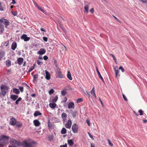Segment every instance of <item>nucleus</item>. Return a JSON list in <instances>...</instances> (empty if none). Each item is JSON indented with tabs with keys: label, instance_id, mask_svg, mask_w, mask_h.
I'll return each mask as SVG.
<instances>
[{
	"label": "nucleus",
	"instance_id": "37998d69",
	"mask_svg": "<svg viewBox=\"0 0 147 147\" xmlns=\"http://www.w3.org/2000/svg\"><path fill=\"white\" fill-rule=\"evenodd\" d=\"M38 75L37 74H35L34 75L33 78H34L33 81L36 80L38 78Z\"/></svg>",
	"mask_w": 147,
	"mask_h": 147
},
{
	"label": "nucleus",
	"instance_id": "49530a36",
	"mask_svg": "<svg viewBox=\"0 0 147 147\" xmlns=\"http://www.w3.org/2000/svg\"><path fill=\"white\" fill-rule=\"evenodd\" d=\"M119 69H121V71H122V72H123L124 71V68H123V67L121 66L119 67Z\"/></svg>",
	"mask_w": 147,
	"mask_h": 147
},
{
	"label": "nucleus",
	"instance_id": "864d4df0",
	"mask_svg": "<svg viewBox=\"0 0 147 147\" xmlns=\"http://www.w3.org/2000/svg\"><path fill=\"white\" fill-rule=\"evenodd\" d=\"M67 100V97H64V100L62 101L61 102H66Z\"/></svg>",
	"mask_w": 147,
	"mask_h": 147
},
{
	"label": "nucleus",
	"instance_id": "a18cd8bd",
	"mask_svg": "<svg viewBox=\"0 0 147 147\" xmlns=\"http://www.w3.org/2000/svg\"><path fill=\"white\" fill-rule=\"evenodd\" d=\"M140 113V115H142L143 114V111L142 110L140 109L138 111Z\"/></svg>",
	"mask_w": 147,
	"mask_h": 147
},
{
	"label": "nucleus",
	"instance_id": "393cba45",
	"mask_svg": "<svg viewBox=\"0 0 147 147\" xmlns=\"http://www.w3.org/2000/svg\"><path fill=\"white\" fill-rule=\"evenodd\" d=\"M67 78L70 80H72V78L71 77V74L69 71H67Z\"/></svg>",
	"mask_w": 147,
	"mask_h": 147
},
{
	"label": "nucleus",
	"instance_id": "4468645a",
	"mask_svg": "<svg viewBox=\"0 0 147 147\" xmlns=\"http://www.w3.org/2000/svg\"><path fill=\"white\" fill-rule=\"evenodd\" d=\"M5 26V27L7 28V26L9 25V22L7 19L3 18V22Z\"/></svg>",
	"mask_w": 147,
	"mask_h": 147
},
{
	"label": "nucleus",
	"instance_id": "5701e85b",
	"mask_svg": "<svg viewBox=\"0 0 147 147\" xmlns=\"http://www.w3.org/2000/svg\"><path fill=\"white\" fill-rule=\"evenodd\" d=\"M11 62L9 59L7 60L5 62L6 66L8 67H9L11 65Z\"/></svg>",
	"mask_w": 147,
	"mask_h": 147
},
{
	"label": "nucleus",
	"instance_id": "b1692460",
	"mask_svg": "<svg viewBox=\"0 0 147 147\" xmlns=\"http://www.w3.org/2000/svg\"><path fill=\"white\" fill-rule=\"evenodd\" d=\"M67 143L70 146H71L74 144V142L72 140H67Z\"/></svg>",
	"mask_w": 147,
	"mask_h": 147
},
{
	"label": "nucleus",
	"instance_id": "1a4fd4ad",
	"mask_svg": "<svg viewBox=\"0 0 147 147\" xmlns=\"http://www.w3.org/2000/svg\"><path fill=\"white\" fill-rule=\"evenodd\" d=\"M45 72L46 74L45 78L46 79L48 80H49L50 79L51 76L49 72L47 70L45 71Z\"/></svg>",
	"mask_w": 147,
	"mask_h": 147
},
{
	"label": "nucleus",
	"instance_id": "ddd939ff",
	"mask_svg": "<svg viewBox=\"0 0 147 147\" xmlns=\"http://www.w3.org/2000/svg\"><path fill=\"white\" fill-rule=\"evenodd\" d=\"M96 70L97 71V74L98 75V76H99V78H100L101 80H102V82H103V83H105V81L104 80V79H103V78L101 76L98 69V68L97 67H96Z\"/></svg>",
	"mask_w": 147,
	"mask_h": 147
},
{
	"label": "nucleus",
	"instance_id": "c9c22d12",
	"mask_svg": "<svg viewBox=\"0 0 147 147\" xmlns=\"http://www.w3.org/2000/svg\"><path fill=\"white\" fill-rule=\"evenodd\" d=\"M110 55L112 56V57L113 58V59L115 61V62L117 64V59L115 56L112 54H110Z\"/></svg>",
	"mask_w": 147,
	"mask_h": 147
},
{
	"label": "nucleus",
	"instance_id": "2eb2a0df",
	"mask_svg": "<svg viewBox=\"0 0 147 147\" xmlns=\"http://www.w3.org/2000/svg\"><path fill=\"white\" fill-rule=\"evenodd\" d=\"M19 65L22 64L24 61V59L22 58L19 57L17 59Z\"/></svg>",
	"mask_w": 147,
	"mask_h": 147
},
{
	"label": "nucleus",
	"instance_id": "bb28decb",
	"mask_svg": "<svg viewBox=\"0 0 147 147\" xmlns=\"http://www.w3.org/2000/svg\"><path fill=\"white\" fill-rule=\"evenodd\" d=\"M13 92L16 94H18L19 93L20 91L19 90L17 89L14 88L13 89Z\"/></svg>",
	"mask_w": 147,
	"mask_h": 147
},
{
	"label": "nucleus",
	"instance_id": "f8f14e48",
	"mask_svg": "<svg viewBox=\"0 0 147 147\" xmlns=\"http://www.w3.org/2000/svg\"><path fill=\"white\" fill-rule=\"evenodd\" d=\"M68 107L69 109H73L74 108V104L73 102H70L68 105Z\"/></svg>",
	"mask_w": 147,
	"mask_h": 147
},
{
	"label": "nucleus",
	"instance_id": "603ef678",
	"mask_svg": "<svg viewBox=\"0 0 147 147\" xmlns=\"http://www.w3.org/2000/svg\"><path fill=\"white\" fill-rule=\"evenodd\" d=\"M122 95H123V99H124V100L125 101H127V98L125 96V95L123 94Z\"/></svg>",
	"mask_w": 147,
	"mask_h": 147
},
{
	"label": "nucleus",
	"instance_id": "6e6552de",
	"mask_svg": "<svg viewBox=\"0 0 147 147\" xmlns=\"http://www.w3.org/2000/svg\"><path fill=\"white\" fill-rule=\"evenodd\" d=\"M72 124V122L70 120H68L67 122L65 124V127L67 128H71Z\"/></svg>",
	"mask_w": 147,
	"mask_h": 147
},
{
	"label": "nucleus",
	"instance_id": "473e14b6",
	"mask_svg": "<svg viewBox=\"0 0 147 147\" xmlns=\"http://www.w3.org/2000/svg\"><path fill=\"white\" fill-rule=\"evenodd\" d=\"M22 98L21 97H19L15 102V103L16 105H18L19 102L21 101Z\"/></svg>",
	"mask_w": 147,
	"mask_h": 147
},
{
	"label": "nucleus",
	"instance_id": "f03ea898",
	"mask_svg": "<svg viewBox=\"0 0 147 147\" xmlns=\"http://www.w3.org/2000/svg\"><path fill=\"white\" fill-rule=\"evenodd\" d=\"M10 142L12 143V146H16V147L19 146L21 144L20 142L16 140H10Z\"/></svg>",
	"mask_w": 147,
	"mask_h": 147
},
{
	"label": "nucleus",
	"instance_id": "72a5a7b5",
	"mask_svg": "<svg viewBox=\"0 0 147 147\" xmlns=\"http://www.w3.org/2000/svg\"><path fill=\"white\" fill-rule=\"evenodd\" d=\"M72 115L73 118H74L77 114V112L76 111H73L72 113Z\"/></svg>",
	"mask_w": 147,
	"mask_h": 147
},
{
	"label": "nucleus",
	"instance_id": "bf43d9fd",
	"mask_svg": "<svg viewBox=\"0 0 147 147\" xmlns=\"http://www.w3.org/2000/svg\"><path fill=\"white\" fill-rule=\"evenodd\" d=\"M67 144H65L64 145H61L60 146V147H67Z\"/></svg>",
	"mask_w": 147,
	"mask_h": 147
},
{
	"label": "nucleus",
	"instance_id": "3c124183",
	"mask_svg": "<svg viewBox=\"0 0 147 147\" xmlns=\"http://www.w3.org/2000/svg\"><path fill=\"white\" fill-rule=\"evenodd\" d=\"M19 88L21 92H23L24 88L23 87H19Z\"/></svg>",
	"mask_w": 147,
	"mask_h": 147
},
{
	"label": "nucleus",
	"instance_id": "774afa93",
	"mask_svg": "<svg viewBox=\"0 0 147 147\" xmlns=\"http://www.w3.org/2000/svg\"><path fill=\"white\" fill-rule=\"evenodd\" d=\"M3 18H1L0 19V23H2L3 22Z\"/></svg>",
	"mask_w": 147,
	"mask_h": 147
},
{
	"label": "nucleus",
	"instance_id": "9b49d317",
	"mask_svg": "<svg viewBox=\"0 0 147 147\" xmlns=\"http://www.w3.org/2000/svg\"><path fill=\"white\" fill-rule=\"evenodd\" d=\"M16 119L14 117H12L10 119V123L11 125H16Z\"/></svg>",
	"mask_w": 147,
	"mask_h": 147
},
{
	"label": "nucleus",
	"instance_id": "20e7f679",
	"mask_svg": "<svg viewBox=\"0 0 147 147\" xmlns=\"http://www.w3.org/2000/svg\"><path fill=\"white\" fill-rule=\"evenodd\" d=\"M9 137L8 136L2 135L0 136V141H6L7 142V143L9 141Z\"/></svg>",
	"mask_w": 147,
	"mask_h": 147
},
{
	"label": "nucleus",
	"instance_id": "c756f323",
	"mask_svg": "<svg viewBox=\"0 0 147 147\" xmlns=\"http://www.w3.org/2000/svg\"><path fill=\"white\" fill-rule=\"evenodd\" d=\"M90 93L92 96H94L96 98V96L94 92V88H93L90 91Z\"/></svg>",
	"mask_w": 147,
	"mask_h": 147
},
{
	"label": "nucleus",
	"instance_id": "423d86ee",
	"mask_svg": "<svg viewBox=\"0 0 147 147\" xmlns=\"http://www.w3.org/2000/svg\"><path fill=\"white\" fill-rule=\"evenodd\" d=\"M21 38L23 39L25 41H27L30 39V38L27 36L25 34H24L21 36Z\"/></svg>",
	"mask_w": 147,
	"mask_h": 147
},
{
	"label": "nucleus",
	"instance_id": "052dcab7",
	"mask_svg": "<svg viewBox=\"0 0 147 147\" xmlns=\"http://www.w3.org/2000/svg\"><path fill=\"white\" fill-rule=\"evenodd\" d=\"M90 12L92 13H93L94 11V9L93 8H92L90 10Z\"/></svg>",
	"mask_w": 147,
	"mask_h": 147
},
{
	"label": "nucleus",
	"instance_id": "13d9d810",
	"mask_svg": "<svg viewBox=\"0 0 147 147\" xmlns=\"http://www.w3.org/2000/svg\"><path fill=\"white\" fill-rule=\"evenodd\" d=\"M143 3H146L147 2V0H139Z\"/></svg>",
	"mask_w": 147,
	"mask_h": 147
},
{
	"label": "nucleus",
	"instance_id": "39448f33",
	"mask_svg": "<svg viewBox=\"0 0 147 147\" xmlns=\"http://www.w3.org/2000/svg\"><path fill=\"white\" fill-rule=\"evenodd\" d=\"M57 74H58V77L59 78H63V76L59 68H57Z\"/></svg>",
	"mask_w": 147,
	"mask_h": 147
},
{
	"label": "nucleus",
	"instance_id": "0e129e2a",
	"mask_svg": "<svg viewBox=\"0 0 147 147\" xmlns=\"http://www.w3.org/2000/svg\"><path fill=\"white\" fill-rule=\"evenodd\" d=\"M15 3H16V1H15V0H12L11 4H14Z\"/></svg>",
	"mask_w": 147,
	"mask_h": 147
},
{
	"label": "nucleus",
	"instance_id": "e433bc0d",
	"mask_svg": "<svg viewBox=\"0 0 147 147\" xmlns=\"http://www.w3.org/2000/svg\"><path fill=\"white\" fill-rule=\"evenodd\" d=\"M48 138L50 141H52L53 140V135H51L48 136Z\"/></svg>",
	"mask_w": 147,
	"mask_h": 147
},
{
	"label": "nucleus",
	"instance_id": "ea45409f",
	"mask_svg": "<svg viewBox=\"0 0 147 147\" xmlns=\"http://www.w3.org/2000/svg\"><path fill=\"white\" fill-rule=\"evenodd\" d=\"M48 126L49 128H51L53 127L52 124L49 121L48 122Z\"/></svg>",
	"mask_w": 147,
	"mask_h": 147
},
{
	"label": "nucleus",
	"instance_id": "4be33fe9",
	"mask_svg": "<svg viewBox=\"0 0 147 147\" xmlns=\"http://www.w3.org/2000/svg\"><path fill=\"white\" fill-rule=\"evenodd\" d=\"M49 105L51 108L54 109L55 107L56 104L54 102H52L50 103Z\"/></svg>",
	"mask_w": 147,
	"mask_h": 147
},
{
	"label": "nucleus",
	"instance_id": "de8ad7c7",
	"mask_svg": "<svg viewBox=\"0 0 147 147\" xmlns=\"http://www.w3.org/2000/svg\"><path fill=\"white\" fill-rule=\"evenodd\" d=\"M88 133L89 136V137L92 139L93 140L94 139V138H93V136L89 132H88Z\"/></svg>",
	"mask_w": 147,
	"mask_h": 147
},
{
	"label": "nucleus",
	"instance_id": "aec40b11",
	"mask_svg": "<svg viewBox=\"0 0 147 147\" xmlns=\"http://www.w3.org/2000/svg\"><path fill=\"white\" fill-rule=\"evenodd\" d=\"M7 143L6 141H0V147H3Z\"/></svg>",
	"mask_w": 147,
	"mask_h": 147
},
{
	"label": "nucleus",
	"instance_id": "79ce46f5",
	"mask_svg": "<svg viewBox=\"0 0 147 147\" xmlns=\"http://www.w3.org/2000/svg\"><path fill=\"white\" fill-rule=\"evenodd\" d=\"M54 92V91L53 89H51L50 90L49 92V94L50 95H51L53 94Z\"/></svg>",
	"mask_w": 147,
	"mask_h": 147
},
{
	"label": "nucleus",
	"instance_id": "cd10ccee",
	"mask_svg": "<svg viewBox=\"0 0 147 147\" xmlns=\"http://www.w3.org/2000/svg\"><path fill=\"white\" fill-rule=\"evenodd\" d=\"M35 6L37 7V8L39 9L41 11L43 12L45 14V12L41 8L39 5H38L37 4H35Z\"/></svg>",
	"mask_w": 147,
	"mask_h": 147
},
{
	"label": "nucleus",
	"instance_id": "c85d7f7f",
	"mask_svg": "<svg viewBox=\"0 0 147 147\" xmlns=\"http://www.w3.org/2000/svg\"><path fill=\"white\" fill-rule=\"evenodd\" d=\"M58 23L60 25V28L64 32H65V30L63 28L62 23L60 22L59 21L58 22Z\"/></svg>",
	"mask_w": 147,
	"mask_h": 147
},
{
	"label": "nucleus",
	"instance_id": "7c9ffc66",
	"mask_svg": "<svg viewBox=\"0 0 147 147\" xmlns=\"http://www.w3.org/2000/svg\"><path fill=\"white\" fill-rule=\"evenodd\" d=\"M67 132V130L65 128H62L61 131V133L62 134H65Z\"/></svg>",
	"mask_w": 147,
	"mask_h": 147
},
{
	"label": "nucleus",
	"instance_id": "680f3d73",
	"mask_svg": "<svg viewBox=\"0 0 147 147\" xmlns=\"http://www.w3.org/2000/svg\"><path fill=\"white\" fill-rule=\"evenodd\" d=\"M55 65L56 67L57 68H59L58 66V65L57 64V62L56 61H55Z\"/></svg>",
	"mask_w": 147,
	"mask_h": 147
},
{
	"label": "nucleus",
	"instance_id": "f257e3e1",
	"mask_svg": "<svg viewBox=\"0 0 147 147\" xmlns=\"http://www.w3.org/2000/svg\"><path fill=\"white\" fill-rule=\"evenodd\" d=\"M36 144L35 141L32 140H29L22 142V145L23 147H33L34 145Z\"/></svg>",
	"mask_w": 147,
	"mask_h": 147
},
{
	"label": "nucleus",
	"instance_id": "c03bdc74",
	"mask_svg": "<svg viewBox=\"0 0 147 147\" xmlns=\"http://www.w3.org/2000/svg\"><path fill=\"white\" fill-rule=\"evenodd\" d=\"M108 141L109 145L111 146H113V144L112 143H111L110 142V140L109 139H108Z\"/></svg>",
	"mask_w": 147,
	"mask_h": 147
},
{
	"label": "nucleus",
	"instance_id": "f704fd0d",
	"mask_svg": "<svg viewBox=\"0 0 147 147\" xmlns=\"http://www.w3.org/2000/svg\"><path fill=\"white\" fill-rule=\"evenodd\" d=\"M5 52L3 51L0 52V58L2 59L5 55Z\"/></svg>",
	"mask_w": 147,
	"mask_h": 147
},
{
	"label": "nucleus",
	"instance_id": "a211bd4d",
	"mask_svg": "<svg viewBox=\"0 0 147 147\" xmlns=\"http://www.w3.org/2000/svg\"><path fill=\"white\" fill-rule=\"evenodd\" d=\"M17 46V44L16 42H13L11 45V48L12 50H14L16 48Z\"/></svg>",
	"mask_w": 147,
	"mask_h": 147
},
{
	"label": "nucleus",
	"instance_id": "8fccbe9b",
	"mask_svg": "<svg viewBox=\"0 0 147 147\" xmlns=\"http://www.w3.org/2000/svg\"><path fill=\"white\" fill-rule=\"evenodd\" d=\"M0 10L1 11H4L3 8L1 6V2H0Z\"/></svg>",
	"mask_w": 147,
	"mask_h": 147
},
{
	"label": "nucleus",
	"instance_id": "e2e57ef3",
	"mask_svg": "<svg viewBox=\"0 0 147 147\" xmlns=\"http://www.w3.org/2000/svg\"><path fill=\"white\" fill-rule=\"evenodd\" d=\"M113 16L114 17V18L117 21L119 22H120V21H119V20H118L116 17L114 16Z\"/></svg>",
	"mask_w": 147,
	"mask_h": 147
},
{
	"label": "nucleus",
	"instance_id": "dca6fc26",
	"mask_svg": "<svg viewBox=\"0 0 147 147\" xmlns=\"http://www.w3.org/2000/svg\"><path fill=\"white\" fill-rule=\"evenodd\" d=\"M117 68L118 67L117 66H116L114 68V71H115V77L116 78H117V77L118 75V74L119 73V71L117 69Z\"/></svg>",
	"mask_w": 147,
	"mask_h": 147
},
{
	"label": "nucleus",
	"instance_id": "9d476101",
	"mask_svg": "<svg viewBox=\"0 0 147 147\" xmlns=\"http://www.w3.org/2000/svg\"><path fill=\"white\" fill-rule=\"evenodd\" d=\"M46 52V50L42 48L40 50L38 51L37 52L38 54L40 55H42L45 54Z\"/></svg>",
	"mask_w": 147,
	"mask_h": 147
},
{
	"label": "nucleus",
	"instance_id": "6e6d98bb",
	"mask_svg": "<svg viewBox=\"0 0 147 147\" xmlns=\"http://www.w3.org/2000/svg\"><path fill=\"white\" fill-rule=\"evenodd\" d=\"M43 59L44 60H46L48 59V57L47 56L45 55L44 56Z\"/></svg>",
	"mask_w": 147,
	"mask_h": 147
},
{
	"label": "nucleus",
	"instance_id": "4c0bfd02",
	"mask_svg": "<svg viewBox=\"0 0 147 147\" xmlns=\"http://www.w3.org/2000/svg\"><path fill=\"white\" fill-rule=\"evenodd\" d=\"M61 93L62 95L65 96L66 95L67 92L65 90H63L61 91Z\"/></svg>",
	"mask_w": 147,
	"mask_h": 147
},
{
	"label": "nucleus",
	"instance_id": "4d7b16f0",
	"mask_svg": "<svg viewBox=\"0 0 147 147\" xmlns=\"http://www.w3.org/2000/svg\"><path fill=\"white\" fill-rule=\"evenodd\" d=\"M86 122L88 125L89 126L90 125V121L89 120L87 119L86 121Z\"/></svg>",
	"mask_w": 147,
	"mask_h": 147
},
{
	"label": "nucleus",
	"instance_id": "a19ab883",
	"mask_svg": "<svg viewBox=\"0 0 147 147\" xmlns=\"http://www.w3.org/2000/svg\"><path fill=\"white\" fill-rule=\"evenodd\" d=\"M34 68V66H32L30 68H29V70L28 71V72H30L32 71Z\"/></svg>",
	"mask_w": 147,
	"mask_h": 147
},
{
	"label": "nucleus",
	"instance_id": "412c9836",
	"mask_svg": "<svg viewBox=\"0 0 147 147\" xmlns=\"http://www.w3.org/2000/svg\"><path fill=\"white\" fill-rule=\"evenodd\" d=\"M61 116L62 117L63 120L64 121L65 120L66 118L67 117V114L64 113H63L61 114Z\"/></svg>",
	"mask_w": 147,
	"mask_h": 147
},
{
	"label": "nucleus",
	"instance_id": "58836bf2",
	"mask_svg": "<svg viewBox=\"0 0 147 147\" xmlns=\"http://www.w3.org/2000/svg\"><path fill=\"white\" fill-rule=\"evenodd\" d=\"M58 98V97L57 95L56 96L53 98L52 100L53 102H56Z\"/></svg>",
	"mask_w": 147,
	"mask_h": 147
},
{
	"label": "nucleus",
	"instance_id": "09e8293b",
	"mask_svg": "<svg viewBox=\"0 0 147 147\" xmlns=\"http://www.w3.org/2000/svg\"><path fill=\"white\" fill-rule=\"evenodd\" d=\"M82 99L81 98H79L78 99V100H77V103H79L82 102Z\"/></svg>",
	"mask_w": 147,
	"mask_h": 147
},
{
	"label": "nucleus",
	"instance_id": "2f4dec72",
	"mask_svg": "<svg viewBox=\"0 0 147 147\" xmlns=\"http://www.w3.org/2000/svg\"><path fill=\"white\" fill-rule=\"evenodd\" d=\"M15 125H16V126L19 128L21 127L22 125V123H16Z\"/></svg>",
	"mask_w": 147,
	"mask_h": 147
},
{
	"label": "nucleus",
	"instance_id": "69168bd1",
	"mask_svg": "<svg viewBox=\"0 0 147 147\" xmlns=\"http://www.w3.org/2000/svg\"><path fill=\"white\" fill-rule=\"evenodd\" d=\"M1 34H2V33L4 31V28H1Z\"/></svg>",
	"mask_w": 147,
	"mask_h": 147
},
{
	"label": "nucleus",
	"instance_id": "a878e982",
	"mask_svg": "<svg viewBox=\"0 0 147 147\" xmlns=\"http://www.w3.org/2000/svg\"><path fill=\"white\" fill-rule=\"evenodd\" d=\"M41 115L42 113L38 111H36L34 113V115L35 117H36L38 115Z\"/></svg>",
	"mask_w": 147,
	"mask_h": 147
},
{
	"label": "nucleus",
	"instance_id": "7ed1b4c3",
	"mask_svg": "<svg viewBox=\"0 0 147 147\" xmlns=\"http://www.w3.org/2000/svg\"><path fill=\"white\" fill-rule=\"evenodd\" d=\"M71 129L74 133H77L78 132V126L75 123L73 124Z\"/></svg>",
	"mask_w": 147,
	"mask_h": 147
},
{
	"label": "nucleus",
	"instance_id": "f3484780",
	"mask_svg": "<svg viewBox=\"0 0 147 147\" xmlns=\"http://www.w3.org/2000/svg\"><path fill=\"white\" fill-rule=\"evenodd\" d=\"M18 96L14 94H12L10 96V98L13 101H15L17 100L18 98Z\"/></svg>",
	"mask_w": 147,
	"mask_h": 147
},
{
	"label": "nucleus",
	"instance_id": "0eeeda50",
	"mask_svg": "<svg viewBox=\"0 0 147 147\" xmlns=\"http://www.w3.org/2000/svg\"><path fill=\"white\" fill-rule=\"evenodd\" d=\"M89 4H88L87 2H85L84 3V12H86V13H88V10L89 9Z\"/></svg>",
	"mask_w": 147,
	"mask_h": 147
},
{
	"label": "nucleus",
	"instance_id": "5fc2aeb1",
	"mask_svg": "<svg viewBox=\"0 0 147 147\" xmlns=\"http://www.w3.org/2000/svg\"><path fill=\"white\" fill-rule=\"evenodd\" d=\"M43 39L44 41L46 42L48 40L47 38L46 37H43Z\"/></svg>",
	"mask_w": 147,
	"mask_h": 147
},
{
	"label": "nucleus",
	"instance_id": "338daca9",
	"mask_svg": "<svg viewBox=\"0 0 147 147\" xmlns=\"http://www.w3.org/2000/svg\"><path fill=\"white\" fill-rule=\"evenodd\" d=\"M31 96L32 97H36V94H32Z\"/></svg>",
	"mask_w": 147,
	"mask_h": 147
},
{
	"label": "nucleus",
	"instance_id": "6ab92c4d",
	"mask_svg": "<svg viewBox=\"0 0 147 147\" xmlns=\"http://www.w3.org/2000/svg\"><path fill=\"white\" fill-rule=\"evenodd\" d=\"M34 125L36 127L39 126L40 124V122L37 120H35L33 121Z\"/></svg>",
	"mask_w": 147,
	"mask_h": 147
}]
</instances>
